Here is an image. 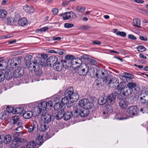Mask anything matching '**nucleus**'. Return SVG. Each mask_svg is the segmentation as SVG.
<instances>
[{
    "mask_svg": "<svg viewBox=\"0 0 148 148\" xmlns=\"http://www.w3.org/2000/svg\"><path fill=\"white\" fill-rule=\"evenodd\" d=\"M77 69L78 73L80 75H85L88 73L89 67L86 64L82 63Z\"/></svg>",
    "mask_w": 148,
    "mask_h": 148,
    "instance_id": "f257e3e1",
    "label": "nucleus"
},
{
    "mask_svg": "<svg viewBox=\"0 0 148 148\" xmlns=\"http://www.w3.org/2000/svg\"><path fill=\"white\" fill-rule=\"evenodd\" d=\"M46 102L42 101L38 103V106L35 107H33L35 111L34 112H36L38 114H39L41 112H44L45 113L46 112Z\"/></svg>",
    "mask_w": 148,
    "mask_h": 148,
    "instance_id": "f03ea898",
    "label": "nucleus"
},
{
    "mask_svg": "<svg viewBox=\"0 0 148 148\" xmlns=\"http://www.w3.org/2000/svg\"><path fill=\"white\" fill-rule=\"evenodd\" d=\"M79 107H83L84 109H90L93 106V104L89 101L87 99H84L79 101L78 103Z\"/></svg>",
    "mask_w": 148,
    "mask_h": 148,
    "instance_id": "7ed1b4c3",
    "label": "nucleus"
},
{
    "mask_svg": "<svg viewBox=\"0 0 148 148\" xmlns=\"http://www.w3.org/2000/svg\"><path fill=\"white\" fill-rule=\"evenodd\" d=\"M38 58L36 57V61L33 62V66L32 70H34L35 72L36 73V76L40 77L42 75V72L41 70L40 69L38 66V62L37 60V59L38 60Z\"/></svg>",
    "mask_w": 148,
    "mask_h": 148,
    "instance_id": "20e7f679",
    "label": "nucleus"
},
{
    "mask_svg": "<svg viewBox=\"0 0 148 148\" xmlns=\"http://www.w3.org/2000/svg\"><path fill=\"white\" fill-rule=\"evenodd\" d=\"M138 111L137 107L136 106H133L128 108L127 112L130 115L135 116L137 114Z\"/></svg>",
    "mask_w": 148,
    "mask_h": 148,
    "instance_id": "39448f33",
    "label": "nucleus"
},
{
    "mask_svg": "<svg viewBox=\"0 0 148 148\" xmlns=\"http://www.w3.org/2000/svg\"><path fill=\"white\" fill-rule=\"evenodd\" d=\"M60 16H63L64 20H66L71 18V17L73 18V16H76V15L74 12L72 11H70L62 14L60 15Z\"/></svg>",
    "mask_w": 148,
    "mask_h": 148,
    "instance_id": "423d86ee",
    "label": "nucleus"
},
{
    "mask_svg": "<svg viewBox=\"0 0 148 148\" xmlns=\"http://www.w3.org/2000/svg\"><path fill=\"white\" fill-rule=\"evenodd\" d=\"M32 112L30 111H26L23 114V117L25 119H29L31 118L33 115L36 114L37 115L38 114H37L36 112H34L35 111L34 109H33V107L32 108Z\"/></svg>",
    "mask_w": 148,
    "mask_h": 148,
    "instance_id": "0eeeda50",
    "label": "nucleus"
},
{
    "mask_svg": "<svg viewBox=\"0 0 148 148\" xmlns=\"http://www.w3.org/2000/svg\"><path fill=\"white\" fill-rule=\"evenodd\" d=\"M42 119L45 123H48L51 121V117L50 114L45 113L44 115L42 114Z\"/></svg>",
    "mask_w": 148,
    "mask_h": 148,
    "instance_id": "6e6552de",
    "label": "nucleus"
},
{
    "mask_svg": "<svg viewBox=\"0 0 148 148\" xmlns=\"http://www.w3.org/2000/svg\"><path fill=\"white\" fill-rule=\"evenodd\" d=\"M137 84L136 83L133 82H129L127 85V87L128 88H129L131 90H132L133 88H134V89L136 91V93L139 91V88L137 87Z\"/></svg>",
    "mask_w": 148,
    "mask_h": 148,
    "instance_id": "1a4fd4ad",
    "label": "nucleus"
},
{
    "mask_svg": "<svg viewBox=\"0 0 148 148\" xmlns=\"http://www.w3.org/2000/svg\"><path fill=\"white\" fill-rule=\"evenodd\" d=\"M14 76L16 77H20L23 73V71L20 68H17L13 72Z\"/></svg>",
    "mask_w": 148,
    "mask_h": 148,
    "instance_id": "9d476101",
    "label": "nucleus"
},
{
    "mask_svg": "<svg viewBox=\"0 0 148 148\" xmlns=\"http://www.w3.org/2000/svg\"><path fill=\"white\" fill-rule=\"evenodd\" d=\"M116 96L113 94H111L106 98L107 102L111 104L114 103L115 102Z\"/></svg>",
    "mask_w": 148,
    "mask_h": 148,
    "instance_id": "9b49d317",
    "label": "nucleus"
},
{
    "mask_svg": "<svg viewBox=\"0 0 148 148\" xmlns=\"http://www.w3.org/2000/svg\"><path fill=\"white\" fill-rule=\"evenodd\" d=\"M118 81L116 78H112L110 80L108 85L111 87H115L117 86V84H119Z\"/></svg>",
    "mask_w": 148,
    "mask_h": 148,
    "instance_id": "f8f14e48",
    "label": "nucleus"
},
{
    "mask_svg": "<svg viewBox=\"0 0 148 148\" xmlns=\"http://www.w3.org/2000/svg\"><path fill=\"white\" fill-rule=\"evenodd\" d=\"M4 75L5 78L7 80H10L14 76L13 71L8 70L6 71Z\"/></svg>",
    "mask_w": 148,
    "mask_h": 148,
    "instance_id": "ddd939ff",
    "label": "nucleus"
},
{
    "mask_svg": "<svg viewBox=\"0 0 148 148\" xmlns=\"http://www.w3.org/2000/svg\"><path fill=\"white\" fill-rule=\"evenodd\" d=\"M32 56L30 55H27L26 56L25 58V64L29 68L32 67L33 66L32 63L31 62V60L32 59Z\"/></svg>",
    "mask_w": 148,
    "mask_h": 148,
    "instance_id": "4468645a",
    "label": "nucleus"
},
{
    "mask_svg": "<svg viewBox=\"0 0 148 148\" xmlns=\"http://www.w3.org/2000/svg\"><path fill=\"white\" fill-rule=\"evenodd\" d=\"M105 111L103 112V114H108L111 113L112 112V107L110 104H106L104 107Z\"/></svg>",
    "mask_w": 148,
    "mask_h": 148,
    "instance_id": "2eb2a0df",
    "label": "nucleus"
},
{
    "mask_svg": "<svg viewBox=\"0 0 148 148\" xmlns=\"http://www.w3.org/2000/svg\"><path fill=\"white\" fill-rule=\"evenodd\" d=\"M69 98H68L67 97H64L62 98L61 100V103L63 105H67L68 107H70L72 105V103L71 102V101H70V103H69Z\"/></svg>",
    "mask_w": 148,
    "mask_h": 148,
    "instance_id": "dca6fc26",
    "label": "nucleus"
},
{
    "mask_svg": "<svg viewBox=\"0 0 148 148\" xmlns=\"http://www.w3.org/2000/svg\"><path fill=\"white\" fill-rule=\"evenodd\" d=\"M23 9L24 11L27 13H32L34 11V9L33 7L27 5L24 6Z\"/></svg>",
    "mask_w": 148,
    "mask_h": 148,
    "instance_id": "f3484780",
    "label": "nucleus"
},
{
    "mask_svg": "<svg viewBox=\"0 0 148 148\" xmlns=\"http://www.w3.org/2000/svg\"><path fill=\"white\" fill-rule=\"evenodd\" d=\"M128 102L125 99L120 100L119 105L120 107L123 109L125 108L128 106Z\"/></svg>",
    "mask_w": 148,
    "mask_h": 148,
    "instance_id": "a211bd4d",
    "label": "nucleus"
},
{
    "mask_svg": "<svg viewBox=\"0 0 148 148\" xmlns=\"http://www.w3.org/2000/svg\"><path fill=\"white\" fill-rule=\"evenodd\" d=\"M53 67L54 70L58 71H60L61 70L63 67V64L62 63L58 62L53 64Z\"/></svg>",
    "mask_w": 148,
    "mask_h": 148,
    "instance_id": "6ab92c4d",
    "label": "nucleus"
},
{
    "mask_svg": "<svg viewBox=\"0 0 148 148\" xmlns=\"http://www.w3.org/2000/svg\"><path fill=\"white\" fill-rule=\"evenodd\" d=\"M22 142V139H17V140H13V142L11 145V147L12 148H16L20 145V143Z\"/></svg>",
    "mask_w": 148,
    "mask_h": 148,
    "instance_id": "aec40b11",
    "label": "nucleus"
},
{
    "mask_svg": "<svg viewBox=\"0 0 148 148\" xmlns=\"http://www.w3.org/2000/svg\"><path fill=\"white\" fill-rule=\"evenodd\" d=\"M73 93V89L72 87H69L65 91V95L66 97H67L69 99L72 95Z\"/></svg>",
    "mask_w": 148,
    "mask_h": 148,
    "instance_id": "412c9836",
    "label": "nucleus"
},
{
    "mask_svg": "<svg viewBox=\"0 0 148 148\" xmlns=\"http://www.w3.org/2000/svg\"><path fill=\"white\" fill-rule=\"evenodd\" d=\"M141 97H140V102L143 103H147L148 102V96L146 95L144 93L141 95Z\"/></svg>",
    "mask_w": 148,
    "mask_h": 148,
    "instance_id": "4be33fe9",
    "label": "nucleus"
},
{
    "mask_svg": "<svg viewBox=\"0 0 148 148\" xmlns=\"http://www.w3.org/2000/svg\"><path fill=\"white\" fill-rule=\"evenodd\" d=\"M79 95L77 93H73L72 95L69 98L73 103V101H77L79 99Z\"/></svg>",
    "mask_w": 148,
    "mask_h": 148,
    "instance_id": "5701e85b",
    "label": "nucleus"
},
{
    "mask_svg": "<svg viewBox=\"0 0 148 148\" xmlns=\"http://www.w3.org/2000/svg\"><path fill=\"white\" fill-rule=\"evenodd\" d=\"M89 109H80V116L82 117H85L87 116L89 114Z\"/></svg>",
    "mask_w": 148,
    "mask_h": 148,
    "instance_id": "b1692460",
    "label": "nucleus"
},
{
    "mask_svg": "<svg viewBox=\"0 0 148 148\" xmlns=\"http://www.w3.org/2000/svg\"><path fill=\"white\" fill-rule=\"evenodd\" d=\"M27 22L28 21L26 18H23L19 20L18 23L20 26H24L27 24Z\"/></svg>",
    "mask_w": 148,
    "mask_h": 148,
    "instance_id": "393cba45",
    "label": "nucleus"
},
{
    "mask_svg": "<svg viewBox=\"0 0 148 148\" xmlns=\"http://www.w3.org/2000/svg\"><path fill=\"white\" fill-rule=\"evenodd\" d=\"M132 90H131L129 88H128L127 87H126L123 90L122 93L124 95L128 96L130 95L132 93Z\"/></svg>",
    "mask_w": 148,
    "mask_h": 148,
    "instance_id": "a878e982",
    "label": "nucleus"
},
{
    "mask_svg": "<svg viewBox=\"0 0 148 148\" xmlns=\"http://www.w3.org/2000/svg\"><path fill=\"white\" fill-rule=\"evenodd\" d=\"M43 135H38L36 139V143L38 145H41L44 142Z\"/></svg>",
    "mask_w": 148,
    "mask_h": 148,
    "instance_id": "bb28decb",
    "label": "nucleus"
},
{
    "mask_svg": "<svg viewBox=\"0 0 148 148\" xmlns=\"http://www.w3.org/2000/svg\"><path fill=\"white\" fill-rule=\"evenodd\" d=\"M63 117L65 120H68L70 119L71 116H72V113L71 111H68L64 113Z\"/></svg>",
    "mask_w": 148,
    "mask_h": 148,
    "instance_id": "cd10ccee",
    "label": "nucleus"
},
{
    "mask_svg": "<svg viewBox=\"0 0 148 148\" xmlns=\"http://www.w3.org/2000/svg\"><path fill=\"white\" fill-rule=\"evenodd\" d=\"M126 84L123 82H121L119 85H117V89L121 92L123 91L126 87Z\"/></svg>",
    "mask_w": 148,
    "mask_h": 148,
    "instance_id": "c85d7f7f",
    "label": "nucleus"
},
{
    "mask_svg": "<svg viewBox=\"0 0 148 148\" xmlns=\"http://www.w3.org/2000/svg\"><path fill=\"white\" fill-rule=\"evenodd\" d=\"M107 102L106 99L105 97L101 96L98 100V103L100 105H102L105 104Z\"/></svg>",
    "mask_w": 148,
    "mask_h": 148,
    "instance_id": "c756f323",
    "label": "nucleus"
},
{
    "mask_svg": "<svg viewBox=\"0 0 148 148\" xmlns=\"http://www.w3.org/2000/svg\"><path fill=\"white\" fill-rule=\"evenodd\" d=\"M64 110L63 109L59 111L56 115L55 118L56 119L59 120L61 119L64 116Z\"/></svg>",
    "mask_w": 148,
    "mask_h": 148,
    "instance_id": "7c9ffc66",
    "label": "nucleus"
},
{
    "mask_svg": "<svg viewBox=\"0 0 148 148\" xmlns=\"http://www.w3.org/2000/svg\"><path fill=\"white\" fill-rule=\"evenodd\" d=\"M3 142L6 144H9L12 140V137L10 135H7L4 137Z\"/></svg>",
    "mask_w": 148,
    "mask_h": 148,
    "instance_id": "2f4dec72",
    "label": "nucleus"
},
{
    "mask_svg": "<svg viewBox=\"0 0 148 148\" xmlns=\"http://www.w3.org/2000/svg\"><path fill=\"white\" fill-rule=\"evenodd\" d=\"M75 57L74 56L72 55H66L65 57V60H64V63H66L68 62V61H72L74 59ZM70 62H68L69 64Z\"/></svg>",
    "mask_w": 148,
    "mask_h": 148,
    "instance_id": "473e14b6",
    "label": "nucleus"
},
{
    "mask_svg": "<svg viewBox=\"0 0 148 148\" xmlns=\"http://www.w3.org/2000/svg\"><path fill=\"white\" fill-rule=\"evenodd\" d=\"M8 113L7 112H2L0 114V119L2 120H4L8 118Z\"/></svg>",
    "mask_w": 148,
    "mask_h": 148,
    "instance_id": "72a5a7b5",
    "label": "nucleus"
},
{
    "mask_svg": "<svg viewBox=\"0 0 148 148\" xmlns=\"http://www.w3.org/2000/svg\"><path fill=\"white\" fill-rule=\"evenodd\" d=\"M79 64V63L77 61H76V60H74L73 59L70 61V64L71 66L74 69H76L78 67V66L77 65L76 66H74V65L77 64Z\"/></svg>",
    "mask_w": 148,
    "mask_h": 148,
    "instance_id": "f704fd0d",
    "label": "nucleus"
},
{
    "mask_svg": "<svg viewBox=\"0 0 148 148\" xmlns=\"http://www.w3.org/2000/svg\"><path fill=\"white\" fill-rule=\"evenodd\" d=\"M23 108L22 107H18L14 109L13 110L14 113L18 114L21 113L23 111Z\"/></svg>",
    "mask_w": 148,
    "mask_h": 148,
    "instance_id": "c9c22d12",
    "label": "nucleus"
},
{
    "mask_svg": "<svg viewBox=\"0 0 148 148\" xmlns=\"http://www.w3.org/2000/svg\"><path fill=\"white\" fill-rule=\"evenodd\" d=\"M36 124V122L34 121L31 125H29L28 127V130L29 132L32 131L35 129V125Z\"/></svg>",
    "mask_w": 148,
    "mask_h": 148,
    "instance_id": "e433bc0d",
    "label": "nucleus"
},
{
    "mask_svg": "<svg viewBox=\"0 0 148 148\" xmlns=\"http://www.w3.org/2000/svg\"><path fill=\"white\" fill-rule=\"evenodd\" d=\"M134 25L139 27L140 25V20L139 19L135 18L133 20Z\"/></svg>",
    "mask_w": 148,
    "mask_h": 148,
    "instance_id": "4c0bfd02",
    "label": "nucleus"
},
{
    "mask_svg": "<svg viewBox=\"0 0 148 148\" xmlns=\"http://www.w3.org/2000/svg\"><path fill=\"white\" fill-rule=\"evenodd\" d=\"M85 9V7L80 6H77L76 8V10L78 13H82L84 12Z\"/></svg>",
    "mask_w": 148,
    "mask_h": 148,
    "instance_id": "58836bf2",
    "label": "nucleus"
},
{
    "mask_svg": "<svg viewBox=\"0 0 148 148\" xmlns=\"http://www.w3.org/2000/svg\"><path fill=\"white\" fill-rule=\"evenodd\" d=\"M63 104L60 102L56 103L54 105V108L56 110H58L63 106Z\"/></svg>",
    "mask_w": 148,
    "mask_h": 148,
    "instance_id": "ea45409f",
    "label": "nucleus"
},
{
    "mask_svg": "<svg viewBox=\"0 0 148 148\" xmlns=\"http://www.w3.org/2000/svg\"><path fill=\"white\" fill-rule=\"evenodd\" d=\"M22 136V134L21 133L17 132L14 134L13 137L14 138V140H17V139H21L19 137H21Z\"/></svg>",
    "mask_w": 148,
    "mask_h": 148,
    "instance_id": "a19ab883",
    "label": "nucleus"
},
{
    "mask_svg": "<svg viewBox=\"0 0 148 148\" xmlns=\"http://www.w3.org/2000/svg\"><path fill=\"white\" fill-rule=\"evenodd\" d=\"M80 109L77 108L74 111L73 114L72 113V116L74 118L77 117L79 115H80Z\"/></svg>",
    "mask_w": 148,
    "mask_h": 148,
    "instance_id": "79ce46f5",
    "label": "nucleus"
},
{
    "mask_svg": "<svg viewBox=\"0 0 148 148\" xmlns=\"http://www.w3.org/2000/svg\"><path fill=\"white\" fill-rule=\"evenodd\" d=\"M123 77L130 79H133L134 77L133 75L132 74L126 72H124V73Z\"/></svg>",
    "mask_w": 148,
    "mask_h": 148,
    "instance_id": "37998d69",
    "label": "nucleus"
},
{
    "mask_svg": "<svg viewBox=\"0 0 148 148\" xmlns=\"http://www.w3.org/2000/svg\"><path fill=\"white\" fill-rule=\"evenodd\" d=\"M48 128V126L47 124L45 123L42 124L39 128L40 130L42 132L44 131L47 130Z\"/></svg>",
    "mask_w": 148,
    "mask_h": 148,
    "instance_id": "c03bdc74",
    "label": "nucleus"
},
{
    "mask_svg": "<svg viewBox=\"0 0 148 148\" xmlns=\"http://www.w3.org/2000/svg\"><path fill=\"white\" fill-rule=\"evenodd\" d=\"M15 23L14 19L13 18H7V23L8 25H13Z\"/></svg>",
    "mask_w": 148,
    "mask_h": 148,
    "instance_id": "a18cd8bd",
    "label": "nucleus"
},
{
    "mask_svg": "<svg viewBox=\"0 0 148 148\" xmlns=\"http://www.w3.org/2000/svg\"><path fill=\"white\" fill-rule=\"evenodd\" d=\"M54 64L53 61L51 59L50 57H49L47 60L46 64L47 66H51V65Z\"/></svg>",
    "mask_w": 148,
    "mask_h": 148,
    "instance_id": "49530a36",
    "label": "nucleus"
},
{
    "mask_svg": "<svg viewBox=\"0 0 148 148\" xmlns=\"http://www.w3.org/2000/svg\"><path fill=\"white\" fill-rule=\"evenodd\" d=\"M140 110L143 113H148V106H146L141 108Z\"/></svg>",
    "mask_w": 148,
    "mask_h": 148,
    "instance_id": "de8ad7c7",
    "label": "nucleus"
},
{
    "mask_svg": "<svg viewBox=\"0 0 148 148\" xmlns=\"http://www.w3.org/2000/svg\"><path fill=\"white\" fill-rule=\"evenodd\" d=\"M46 111L50 109V108L53 106V103L51 101H49L47 102H46V104L45 105Z\"/></svg>",
    "mask_w": 148,
    "mask_h": 148,
    "instance_id": "09e8293b",
    "label": "nucleus"
},
{
    "mask_svg": "<svg viewBox=\"0 0 148 148\" xmlns=\"http://www.w3.org/2000/svg\"><path fill=\"white\" fill-rule=\"evenodd\" d=\"M35 146V144L34 142L32 141L27 144V148H34Z\"/></svg>",
    "mask_w": 148,
    "mask_h": 148,
    "instance_id": "8fccbe9b",
    "label": "nucleus"
},
{
    "mask_svg": "<svg viewBox=\"0 0 148 148\" xmlns=\"http://www.w3.org/2000/svg\"><path fill=\"white\" fill-rule=\"evenodd\" d=\"M138 51L139 52H143L146 50V48L143 46L140 45L136 48Z\"/></svg>",
    "mask_w": 148,
    "mask_h": 148,
    "instance_id": "3c124183",
    "label": "nucleus"
},
{
    "mask_svg": "<svg viewBox=\"0 0 148 148\" xmlns=\"http://www.w3.org/2000/svg\"><path fill=\"white\" fill-rule=\"evenodd\" d=\"M6 15V11L3 10H0V18H3Z\"/></svg>",
    "mask_w": 148,
    "mask_h": 148,
    "instance_id": "603ef678",
    "label": "nucleus"
},
{
    "mask_svg": "<svg viewBox=\"0 0 148 148\" xmlns=\"http://www.w3.org/2000/svg\"><path fill=\"white\" fill-rule=\"evenodd\" d=\"M21 60L20 58H15L14 62H16V66L18 67L21 64Z\"/></svg>",
    "mask_w": 148,
    "mask_h": 148,
    "instance_id": "864d4df0",
    "label": "nucleus"
},
{
    "mask_svg": "<svg viewBox=\"0 0 148 148\" xmlns=\"http://www.w3.org/2000/svg\"><path fill=\"white\" fill-rule=\"evenodd\" d=\"M74 25L73 24L66 23L64 24V27L67 28H69L73 27Z\"/></svg>",
    "mask_w": 148,
    "mask_h": 148,
    "instance_id": "5fc2aeb1",
    "label": "nucleus"
},
{
    "mask_svg": "<svg viewBox=\"0 0 148 148\" xmlns=\"http://www.w3.org/2000/svg\"><path fill=\"white\" fill-rule=\"evenodd\" d=\"M116 35L118 36H121L124 37L126 36V33L124 32L118 31V32H116Z\"/></svg>",
    "mask_w": 148,
    "mask_h": 148,
    "instance_id": "6e6d98bb",
    "label": "nucleus"
},
{
    "mask_svg": "<svg viewBox=\"0 0 148 148\" xmlns=\"http://www.w3.org/2000/svg\"><path fill=\"white\" fill-rule=\"evenodd\" d=\"M51 59H52L54 63V64L58 62V58L55 56H50Z\"/></svg>",
    "mask_w": 148,
    "mask_h": 148,
    "instance_id": "4d7b16f0",
    "label": "nucleus"
},
{
    "mask_svg": "<svg viewBox=\"0 0 148 148\" xmlns=\"http://www.w3.org/2000/svg\"><path fill=\"white\" fill-rule=\"evenodd\" d=\"M14 109L12 107L8 106L6 109V112H7L8 113L11 112H12L14 113Z\"/></svg>",
    "mask_w": 148,
    "mask_h": 148,
    "instance_id": "13d9d810",
    "label": "nucleus"
},
{
    "mask_svg": "<svg viewBox=\"0 0 148 148\" xmlns=\"http://www.w3.org/2000/svg\"><path fill=\"white\" fill-rule=\"evenodd\" d=\"M12 119L13 121V123L14 124L20 120V119L19 117L17 116H14L12 118Z\"/></svg>",
    "mask_w": 148,
    "mask_h": 148,
    "instance_id": "bf43d9fd",
    "label": "nucleus"
},
{
    "mask_svg": "<svg viewBox=\"0 0 148 148\" xmlns=\"http://www.w3.org/2000/svg\"><path fill=\"white\" fill-rule=\"evenodd\" d=\"M4 74L1 72H0V83L3 82L5 79Z\"/></svg>",
    "mask_w": 148,
    "mask_h": 148,
    "instance_id": "052dcab7",
    "label": "nucleus"
},
{
    "mask_svg": "<svg viewBox=\"0 0 148 148\" xmlns=\"http://www.w3.org/2000/svg\"><path fill=\"white\" fill-rule=\"evenodd\" d=\"M15 126H20L23 124V123L21 120L18 121L17 122L14 124Z\"/></svg>",
    "mask_w": 148,
    "mask_h": 148,
    "instance_id": "680f3d73",
    "label": "nucleus"
},
{
    "mask_svg": "<svg viewBox=\"0 0 148 148\" xmlns=\"http://www.w3.org/2000/svg\"><path fill=\"white\" fill-rule=\"evenodd\" d=\"M90 28V26L87 25H84L80 27L81 29L85 30H87Z\"/></svg>",
    "mask_w": 148,
    "mask_h": 148,
    "instance_id": "e2e57ef3",
    "label": "nucleus"
},
{
    "mask_svg": "<svg viewBox=\"0 0 148 148\" xmlns=\"http://www.w3.org/2000/svg\"><path fill=\"white\" fill-rule=\"evenodd\" d=\"M46 51L48 53H54L56 54L58 53V52L55 51L54 50L50 49H47L46 50Z\"/></svg>",
    "mask_w": 148,
    "mask_h": 148,
    "instance_id": "0e129e2a",
    "label": "nucleus"
},
{
    "mask_svg": "<svg viewBox=\"0 0 148 148\" xmlns=\"http://www.w3.org/2000/svg\"><path fill=\"white\" fill-rule=\"evenodd\" d=\"M60 96L57 95H54L52 97V98L53 99L54 101H58L60 99Z\"/></svg>",
    "mask_w": 148,
    "mask_h": 148,
    "instance_id": "69168bd1",
    "label": "nucleus"
},
{
    "mask_svg": "<svg viewBox=\"0 0 148 148\" xmlns=\"http://www.w3.org/2000/svg\"><path fill=\"white\" fill-rule=\"evenodd\" d=\"M15 58H13L12 60H10L11 61V62L10 63V65L11 66L13 67L14 66H16L15 63Z\"/></svg>",
    "mask_w": 148,
    "mask_h": 148,
    "instance_id": "338daca9",
    "label": "nucleus"
},
{
    "mask_svg": "<svg viewBox=\"0 0 148 148\" xmlns=\"http://www.w3.org/2000/svg\"><path fill=\"white\" fill-rule=\"evenodd\" d=\"M128 38L131 40H136V37L132 34H130L129 35Z\"/></svg>",
    "mask_w": 148,
    "mask_h": 148,
    "instance_id": "774afa93",
    "label": "nucleus"
}]
</instances>
